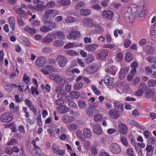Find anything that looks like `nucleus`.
<instances>
[{
	"instance_id": "nucleus-38",
	"label": "nucleus",
	"mask_w": 156,
	"mask_h": 156,
	"mask_svg": "<svg viewBox=\"0 0 156 156\" xmlns=\"http://www.w3.org/2000/svg\"><path fill=\"white\" fill-rule=\"evenodd\" d=\"M65 21L67 23H72L76 22L77 21V19L72 16H69L66 18Z\"/></svg>"
},
{
	"instance_id": "nucleus-48",
	"label": "nucleus",
	"mask_w": 156,
	"mask_h": 156,
	"mask_svg": "<svg viewBox=\"0 0 156 156\" xmlns=\"http://www.w3.org/2000/svg\"><path fill=\"white\" fill-rule=\"evenodd\" d=\"M71 96L73 98H77L80 96V94L77 91H72L70 93Z\"/></svg>"
},
{
	"instance_id": "nucleus-29",
	"label": "nucleus",
	"mask_w": 156,
	"mask_h": 156,
	"mask_svg": "<svg viewBox=\"0 0 156 156\" xmlns=\"http://www.w3.org/2000/svg\"><path fill=\"white\" fill-rule=\"evenodd\" d=\"M31 144L33 145L35 149L36 150V154H38L39 156H42L41 153L39 154V152H41V150L39 148V147L36 145V142L35 140H33L31 142Z\"/></svg>"
},
{
	"instance_id": "nucleus-20",
	"label": "nucleus",
	"mask_w": 156,
	"mask_h": 156,
	"mask_svg": "<svg viewBox=\"0 0 156 156\" xmlns=\"http://www.w3.org/2000/svg\"><path fill=\"white\" fill-rule=\"evenodd\" d=\"M93 130L94 133L97 135H100L102 133V129L100 125L98 123L94 126Z\"/></svg>"
},
{
	"instance_id": "nucleus-6",
	"label": "nucleus",
	"mask_w": 156,
	"mask_h": 156,
	"mask_svg": "<svg viewBox=\"0 0 156 156\" xmlns=\"http://www.w3.org/2000/svg\"><path fill=\"white\" fill-rule=\"evenodd\" d=\"M12 119V115L8 113L2 114L0 116L1 120L4 123L9 122Z\"/></svg>"
},
{
	"instance_id": "nucleus-64",
	"label": "nucleus",
	"mask_w": 156,
	"mask_h": 156,
	"mask_svg": "<svg viewBox=\"0 0 156 156\" xmlns=\"http://www.w3.org/2000/svg\"><path fill=\"white\" fill-rule=\"evenodd\" d=\"M143 134L146 139H148L150 137L151 132L148 130H145L143 132Z\"/></svg>"
},
{
	"instance_id": "nucleus-7",
	"label": "nucleus",
	"mask_w": 156,
	"mask_h": 156,
	"mask_svg": "<svg viewBox=\"0 0 156 156\" xmlns=\"http://www.w3.org/2000/svg\"><path fill=\"white\" fill-rule=\"evenodd\" d=\"M81 36L80 33L78 31H73L70 33L67 36V38L69 40L73 39L74 40L78 39Z\"/></svg>"
},
{
	"instance_id": "nucleus-58",
	"label": "nucleus",
	"mask_w": 156,
	"mask_h": 156,
	"mask_svg": "<svg viewBox=\"0 0 156 156\" xmlns=\"http://www.w3.org/2000/svg\"><path fill=\"white\" fill-rule=\"evenodd\" d=\"M52 148L53 150L54 153H57L59 150V147L58 145L53 144L52 146Z\"/></svg>"
},
{
	"instance_id": "nucleus-47",
	"label": "nucleus",
	"mask_w": 156,
	"mask_h": 156,
	"mask_svg": "<svg viewBox=\"0 0 156 156\" xmlns=\"http://www.w3.org/2000/svg\"><path fill=\"white\" fill-rule=\"evenodd\" d=\"M91 89L97 95H99L101 94V92L98 89L97 87L94 85L91 86Z\"/></svg>"
},
{
	"instance_id": "nucleus-54",
	"label": "nucleus",
	"mask_w": 156,
	"mask_h": 156,
	"mask_svg": "<svg viewBox=\"0 0 156 156\" xmlns=\"http://www.w3.org/2000/svg\"><path fill=\"white\" fill-rule=\"evenodd\" d=\"M55 6V3L53 1H51L47 3L45 5V7L48 8H53Z\"/></svg>"
},
{
	"instance_id": "nucleus-57",
	"label": "nucleus",
	"mask_w": 156,
	"mask_h": 156,
	"mask_svg": "<svg viewBox=\"0 0 156 156\" xmlns=\"http://www.w3.org/2000/svg\"><path fill=\"white\" fill-rule=\"evenodd\" d=\"M103 47L104 48H108L110 49H112L115 47L116 45L115 44H106L104 45Z\"/></svg>"
},
{
	"instance_id": "nucleus-3",
	"label": "nucleus",
	"mask_w": 156,
	"mask_h": 156,
	"mask_svg": "<svg viewBox=\"0 0 156 156\" xmlns=\"http://www.w3.org/2000/svg\"><path fill=\"white\" fill-rule=\"evenodd\" d=\"M63 87L64 84L62 83H60L56 87V89L55 90V92L58 93L59 91L58 94L57 98H63L66 95V91L65 90L62 89L60 90Z\"/></svg>"
},
{
	"instance_id": "nucleus-56",
	"label": "nucleus",
	"mask_w": 156,
	"mask_h": 156,
	"mask_svg": "<svg viewBox=\"0 0 156 156\" xmlns=\"http://www.w3.org/2000/svg\"><path fill=\"white\" fill-rule=\"evenodd\" d=\"M140 79L138 77H135L133 80L132 84L134 86H136L140 82Z\"/></svg>"
},
{
	"instance_id": "nucleus-1",
	"label": "nucleus",
	"mask_w": 156,
	"mask_h": 156,
	"mask_svg": "<svg viewBox=\"0 0 156 156\" xmlns=\"http://www.w3.org/2000/svg\"><path fill=\"white\" fill-rule=\"evenodd\" d=\"M42 21L44 23L43 26L40 29V31L43 33H46L52 30L56 27L55 23L53 22L46 21L43 19Z\"/></svg>"
},
{
	"instance_id": "nucleus-42",
	"label": "nucleus",
	"mask_w": 156,
	"mask_h": 156,
	"mask_svg": "<svg viewBox=\"0 0 156 156\" xmlns=\"http://www.w3.org/2000/svg\"><path fill=\"white\" fill-rule=\"evenodd\" d=\"M125 59L126 61L130 62L133 60V56L131 53L128 52L125 56Z\"/></svg>"
},
{
	"instance_id": "nucleus-60",
	"label": "nucleus",
	"mask_w": 156,
	"mask_h": 156,
	"mask_svg": "<svg viewBox=\"0 0 156 156\" xmlns=\"http://www.w3.org/2000/svg\"><path fill=\"white\" fill-rule=\"evenodd\" d=\"M131 43V41L129 39H126L124 43V46L126 48H128L129 47Z\"/></svg>"
},
{
	"instance_id": "nucleus-12",
	"label": "nucleus",
	"mask_w": 156,
	"mask_h": 156,
	"mask_svg": "<svg viewBox=\"0 0 156 156\" xmlns=\"http://www.w3.org/2000/svg\"><path fill=\"white\" fill-rule=\"evenodd\" d=\"M83 25L84 27H88L93 26L94 24L92 19L87 17H85L82 20Z\"/></svg>"
},
{
	"instance_id": "nucleus-21",
	"label": "nucleus",
	"mask_w": 156,
	"mask_h": 156,
	"mask_svg": "<svg viewBox=\"0 0 156 156\" xmlns=\"http://www.w3.org/2000/svg\"><path fill=\"white\" fill-rule=\"evenodd\" d=\"M9 23L11 28L12 31L15 30V18L11 16L8 18Z\"/></svg>"
},
{
	"instance_id": "nucleus-28",
	"label": "nucleus",
	"mask_w": 156,
	"mask_h": 156,
	"mask_svg": "<svg viewBox=\"0 0 156 156\" xmlns=\"http://www.w3.org/2000/svg\"><path fill=\"white\" fill-rule=\"evenodd\" d=\"M104 83L108 86H111L113 83V80L112 78L109 76H106L104 78Z\"/></svg>"
},
{
	"instance_id": "nucleus-63",
	"label": "nucleus",
	"mask_w": 156,
	"mask_h": 156,
	"mask_svg": "<svg viewBox=\"0 0 156 156\" xmlns=\"http://www.w3.org/2000/svg\"><path fill=\"white\" fill-rule=\"evenodd\" d=\"M123 58V55L122 54L120 53H119L116 55L115 59L118 61H121Z\"/></svg>"
},
{
	"instance_id": "nucleus-30",
	"label": "nucleus",
	"mask_w": 156,
	"mask_h": 156,
	"mask_svg": "<svg viewBox=\"0 0 156 156\" xmlns=\"http://www.w3.org/2000/svg\"><path fill=\"white\" fill-rule=\"evenodd\" d=\"M145 51L147 54L150 55L153 53L154 51V49L152 46L150 45H147L145 47Z\"/></svg>"
},
{
	"instance_id": "nucleus-19",
	"label": "nucleus",
	"mask_w": 156,
	"mask_h": 156,
	"mask_svg": "<svg viewBox=\"0 0 156 156\" xmlns=\"http://www.w3.org/2000/svg\"><path fill=\"white\" fill-rule=\"evenodd\" d=\"M83 135L84 138H90L92 136V132L90 129L88 128H85L83 130Z\"/></svg>"
},
{
	"instance_id": "nucleus-10",
	"label": "nucleus",
	"mask_w": 156,
	"mask_h": 156,
	"mask_svg": "<svg viewBox=\"0 0 156 156\" xmlns=\"http://www.w3.org/2000/svg\"><path fill=\"white\" fill-rule=\"evenodd\" d=\"M108 55V51L105 49L102 50L99 53L97 54L96 57L100 60L104 59Z\"/></svg>"
},
{
	"instance_id": "nucleus-39",
	"label": "nucleus",
	"mask_w": 156,
	"mask_h": 156,
	"mask_svg": "<svg viewBox=\"0 0 156 156\" xmlns=\"http://www.w3.org/2000/svg\"><path fill=\"white\" fill-rule=\"evenodd\" d=\"M16 12L21 17H24L26 15L25 12L21 8H18L16 10Z\"/></svg>"
},
{
	"instance_id": "nucleus-26",
	"label": "nucleus",
	"mask_w": 156,
	"mask_h": 156,
	"mask_svg": "<svg viewBox=\"0 0 156 156\" xmlns=\"http://www.w3.org/2000/svg\"><path fill=\"white\" fill-rule=\"evenodd\" d=\"M105 70L106 72L109 73V74H111L113 75H114L116 73V69L115 66H112L110 67L106 68Z\"/></svg>"
},
{
	"instance_id": "nucleus-49",
	"label": "nucleus",
	"mask_w": 156,
	"mask_h": 156,
	"mask_svg": "<svg viewBox=\"0 0 156 156\" xmlns=\"http://www.w3.org/2000/svg\"><path fill=\"white\" fill-rule=\"evenodd\" d=\"M53 39L50 37H47L44 38L42 40V43L43 44L49 43L53 41Z\"/></svg>"
},
{
	"instance_id": "nucleus-59",
	"label": "nucleus",
	"mask_w": 156,
	"mask_h": 156,
	"mask_svg": "<svg viewBox=\"0 0 156 156\" xmlns=\"http://www.w3.org/2000/svg\"><path fill=\"white\" fill-rule=\"evenodd\" d=\"M121 142L124 146H127L128 145V142H127L126 139L125 137L123 136L121 137Z\"/></svg>"
},
{
	"instance_id": "nucleus-61",
	"label": "nucleus",
	"mask_w": 156,
	"mask_h": 156,
	"mask_svg": "<svg viewBox=\"0 0 156 156\" xmlns=\"http://www.w3.org/2000/svg\"><path fill=\"white\" fill-rule=\"evenodd\" d=\"M145 71L146 74L147 75L151 74L152 72L151 68L149 66L146 67L145 68Z\"/></svg>"
},
{
	"instance_id": "nucleus-2",
	"label": "nucleus",
	"mask_w": 156,
	"mask_h": 156,
	"mask_svg": "<svg viewBox=\"0 0 156 156\" xmlns=\"http://www.w3.org/2000/svg\"><path fill=\"white\" fill-rule=\"evenodd\" d=\"M58 14V11L54 9H46L44 15V20L50 19L52 17H55Z\"/></svg>"
},
{
	"instance_id": "nucleus-13",
	"label": "nucleus",
	"mask_w": 156,
	"mask_h": 156,
	"mask_svg": "<svg viewBox=\"0 0 156 156\" xmlns=\"http://www.w3.org/2000/svg\"><path fill=\"white\" fill-rule=\"evenodd\" d=\"M108 115L113 119H116L120 116V113L117 109H112L109 112Z\"/></svg>"
},
{
	"instance_id": "nucleus-31",
	"label": "nucleus",
	"mask_w": 156,
	"mask_h": 156,
	"mask_svg": "<svg viewBox=\"0 0 156 156\" xmlns=\"http://www.w3.org/2000/svg\"><path fill=\"white\" fill-rule=\"evenodd\" d=\"M146 97L147 98H150L154 94V90L153 89H148L145 92Z\"/></svg>"
},
{
	"instance_id": "nucleus-8",
	"label": "nucleus",
	"mask_w": 156,
	"mask_h": 156,
	"mask_svg": "<svg viewBox=\"0 0 156 156\" xmlns=\"http://www.w3.org/2000/svg\"><path fill=\"white\" fill-rule=\"evenodd\" d=\"M55 71V68L51 66L47 65L43 68L41 69L42 72L44 74L49 75L50 73H53Z\"/></svg>"
},
{
	"instance_id": "nucleus-15",
	"label": "nucleus",
	"mask_w": 156,
	"mask_h": 156,
	"mask_svg": "<svg viewBox=\"0 0 156 156\" xmlns=\"http://www.w3.org/2000/svg\"><path fill=\"white\" fill-rule=\"evenodd\" d=\"M137 11L136 12L138 14L139 17L140 18L144 16L145 13L146 11L145 8L143 6H138L137 7Z\"/></svg>"
},
{
	"instance_id": "nucleus-43",
	"label": "nucleus",
	"mask_w": 156,
	"mask_h": 156,
	"mask_svg": "<svg viewBox=\"0 0 156 156\" xmlns=\"http://www.w3.org/2000/svg\"><path fill=\"white\" fill-rule=\"evenodd\" d=\"M94 56L91 54H89L86 58V61L87 63H90L94 60Z\"/></svg>"
},
{
	"instance_id": "nucleus-41",
	"label": "nucleus",
	"mask_w": 156,
	"mask_h": 156,
	"mask_svg": "<svg viewBox=\"0 0 156 156\" xmlns=\"http://www.w3.org/2000/svg\"><path fill=\"white\" fill-rule=\"evenodd\" d=\"M86 71L87 73H95L97 70L93 66H88L87 68Z\"/></svg>"
},
{
	"instance_id": "nucleus-52",
	"label": "nucleus",
	"mask_w": 156,
	"mask_h": 156,
	"mask_svg": "<svg viewBox=\"0 0 156 156\" xmlns=\"http://www.w3.org/2000/svg\"><path fill=\"white\" fill-rule=\"evenodd\" d=\"M18 143L17 140L15 139H12L8 144V146L13 145L16 144Z\"/></svg>"
},
{
	"instance_id": "nucleus-44",
	"label": "nucleus",
	"mask_w": 156,
	"mask_h": 156,
	"mask_svg": "<svg viewBox=\"0 0 156 156\" xmlns=\"http://www.w3.org/2000/svg\"><path fill=\"white\" fill-rule=\"evenodd\" d=\"M103 115L101 114H97L94 117V120L96 122L100 121L102 119Z\"/></svg>"
},
{
	"instance_id": "nucleus-55",
	"label": "nucleus",
	"mask_w": 156,
	"mask_h": 156,
	"mask_svg": "<svg viewBox=\"0 0 156 156\" xmlns=\"http://www.w3.org/2000/svg\"><path fill=\"white\" fill-rule=\"evenodd\" d=\"M77 135L83 141L85 140V138L82 136V133L80 130H78L76 132Z\"/></svg>"
},
{
	"instance_id": "nucleus-51",
	"label": "nucleus",
	"mask_w": 156,
	"mask_h": 156,
	"mask_svg": "<svg viewBox=\"0 0 156 156\" xmlns=\"http://www.w3.org/2000/svg\"><path fill=\"white\" fill-rule=\"evenodd\" d=\"M75 44L73 43H69L66 44L64 47L65 49L72 48L75 47Z\"/></svg>"
},
{
	"instance_id": "nucleus-36",
	"label": "nucleus",
	"mask_w": 156,
	"mask_h": 156,
	"mask_svg": "<svg viewBox=\"0 0 156 156\" xmlns=\"http://www.w3.org/2000/svg\"><path fill=\"white\" fill-rule=\"evenodd\" d=\"M85 4L83 2H80L75 6V9L76 10H79L82 8H84L85 7Z\"/></svg>"
},
{
	"instance_id": "nucleus-18",
	"label": "nucleus",
	"mask_w": 156,
	"mask_h": 156,
	"mask_svg": "<svg viewBox=\"0 0 156 156\" xmlns=\"http://www.w3.org/2000/svg\"><path fill=\"white\" fill-rule=\"evenodd\" d=\"M74 118L72 116H70L67 115H64L62 118V121L66 123H68L72 122Z\"/></svg>"
},
{
	"instance_id": "nucleus-25",
	"label": "nucleus",
	"mask_w": 156,
	"mask_h": 156,
	"mask_svg": "<svg viewBox=\"0 0 156 156\" xmlns=\"http://www.w3.org/2000/svg\"><path fill=\"white\" fill-rule=\"evenodd\" d=\"M53 37L55 38H59L64 39L65 35L64 33L61 31H58L55 32L53 35Z\"/></svg>"
},
{
	"instance_id": "nucleus-45",
	"label": "nucleus",
	"mask_w": 156,
	"mask_h": 156,
	"mask_svg": "<svg viewBox=\"0 0 156 156\" xmlns=\"http://www.w3.org/2000/svg\"><path fill=\"white\" fill-rule=\"evenodd\" d=\"M17 20L18 24L22 27H23L25 25V23L22 19L21 17L18 16L17 17Z\"/></svg>"
},
{
	"instance_id": "nucleus-46",
	"label": "nucleus",
	"mask_w": 156,
	"mask_h": 156,
	"mask_svg": "<svg viewBox=\"0 0 156 156\" xmlns=\"http://www.w3.org/2000/svg\"><path fill=\"white\" fill-rule=\"evenodd\" d=\"M148 86L151 87H154L156 85V81L153 79H150L148 82Z\"/></svg>"
},
{
	"instance_id": "nucleus-37",
	"label": "nucleus",
	"mask_w": 156,
	"mask_h": 156,
	"mask_svg": "<svg viewBox=\"0 0 156 156\" xmlns=\"http://www.w3.org/2000/svg\"><path fill=\"white\" fill-rule=\"evenodd\" d=\"M66 54L67 55L72 56H75L78 55L79 54L76 51L72 50H68L66 51Z\"/></svg>"
},
{
	"instance_id": "nucleus-32",
	"label": "nucleus",
	"mask_w": 156,
	"mask_h": 156,
	"mask_svg": "<svg viewBox=\"0 0 156 156\" xmlns=\"http://www.w3.org/2000/svg\"><path fill=\"white\" fill-rule=\"evenodd\" d=\"M65 43V41L61 40H56L53 43L54 45L56 47H60L62 46Z\"/></svg>"
},
{
	"instance_id": "nucleus-27",
	"label": "nucleus",
	"mask_w": 156,
	"mask_h": 156,
	"mask_svg": "<svg viewBox=\"0 0 156 156\" xmlns=\"http://www.w3.org/2000/svg\"><path fill=\"white\" fill-rule=\"evenodd\" d=\"M115 109L120 110V112H122L123 110L124 105L123 104L119 101H115L113 103Z\"/></svg>"
},
{
	"instance_id": "nucleus-62",
	"label": "nucleus",
	"mask_w": 156,
	"mask_h": 156,
	"mask_svg": "<svg viewBox=\"0 0 156 156\" xmlns=\"http://www.w3.org/2000/svg\"><path fill=\"white\" fill-rule=\"evenodd\" d=\"M23 80L27 85L28 84L29 81V77L27 76L26 74H25L23 75Z\"/></svg>"
},
{
	"instance_id": "nucleus-40",
	"label": "nucleus",
	"mask_w": 156,
	"mask_h": 156,
	"mask_svg": "<svg viewBox=\"0 0 156 156\" xmlns=\"http://www.w3.org/2000/svg\"><path fill=\"white\" fill-rule=\"evenodd\" d=\"M67 127L68 129L71 130H76L77 129V126L74 123H72L68 124Z\"/></svg>"
},
{
	"instance_id": "nucleus-35",
	"label": "nucleus",
	"mask_w": 156,
	"mask_h": 156,
	"mask_svg": "<svg viewBox=\"0 0 156 156\" xmlns=\"http://www.w3.org/2000/svg\"><path fill=\"white\" fill-rule=\"evenodd\" d=\"M91 12V10L89 9H85L81 10L80 13L81 16H88Z\"/></svg>"
},
{
	"instance_id": "nucleus-33",
	"label": "nucleus",
	"mask_w": 156,
	"mask_h": 156,
	"mask_svg": "<svg viewBox=\"0 0 156 156\" xmlns=\"http://www.w3.org/2000/svg\"><path fill=\"white\" fill-rule=\"evenodd\" d=\"M41 4H38L37 5L35 6L34 7V9L37 11L41 12L43 11L45 8V5L43 6V5L44 4L43 2H41Z\"/></svg>"
},
{
	"instance_id": "nucleus-11",
	"label": "nucleus",
	"mask_w": 156,
	"mask_h": 156,
	"mask_svg": "<svg viewBox=\"0 0 156 156\" xmlns=\"http://www.w3.org/2000/svg\"><path fill=\"white\" fill-rule=\"evenodd\" d=\"M46 59L43 56L38 57L36 60V65L38 67H43L45 64Z\"/></svg>"
},
{
	"instance_id": "nucleus-4",
	"label": "nucleus",
	"mask_w": 156,
	"mask_h": 156,
	"mask_svg": "<svg viewBox=\"0 0 156 156\" xmlns=\"http://www.w3.org/2000/svg\"><path fill=\"white\" fill-rule=\"evenodd\" d=\"M56 60L59 66L62 68L64 67L67 62L66 58L65 56L62 55L57 56Z\"/></svg>"
},
{
	"instance_id": "nucleus-34",
	"label": "nucleus",
	"mask_w": 156,
	"mask_h": 156,
	"mask_svg": "<svg viewBox=\"0 0 156 156\" xmlns=\"http://www.w3.org/2000/svg\"><path fill=\"white\" fill-rule=\"evenodd\" d=\"M78 105L79 108L81 110L84 109L87 106L86 103L83 100H80L78 101Z\"/></svg>"
},
{
	"instance_id": "nucleus-22",
	"label": "nucleus",
	"mask_w": 156,
	"mask_h": 156,
	"mask_svg": "<svg viewBox=\"0 0 156 156\" xmlns=\"http://www.w3.org/2000/svg\"><path fill=\"white\" fill-rule=\"evenodd\" d=\"M118 128L119 131L120 133L122 134H125L127 131V127L123 123H120L119 125Z\"/></svg>"
},
{
	"instance_id": "nucleus-17",
	"label": "nucleus",
	"mask_w": 156,
	"mask_h": 156,
	"mask_svg": "<svg viewBox=\"0 0 156 156\" xmlns=\"http://www.w3.org/2000/svg\"><path fill=\"white\" fill-rule=\"evenodd\" d=\"M99 47V45L96 44H92L87 45L85 48L88 51L94 52Z\"/></svg>"
},
{
	"instance_id": "nucleus-9",
	"label": "nucleus",
	"mask_w": 156,
	"mask_h": 156,
	"mask_svg": "<svg viewBox=\"0 0 156 156\" xmlns=\"http://www.w3.org/2000/svg\"><path fill=\"white\" fill-rule=\"evenodd\" d=\"M110 151L115 154H119L121 151V148L116 143H112L110 147Z\"/></svg>"
},
{
	"instance_id": "nucleus-53",
	"label": "nucleus",
	"mask_w": 156,
	"mask_h": 156,
	"mask_svg": "<svg viewBox=\"0 0 156 156\" xmlns=\"http://www.w3.org/2000/svg\"><path fill=\"white\" fill-rule=\"evenodd\" d=\"M60 2L62 5L66 6L70 4V0H61Z\"/></svg>"
},
{
	"instance_id": "nucleus-16",
	"label": "nucleus",
	"mask_w": 156,
	"mask_h": 156,
	"mask_svg": "<svg viewBox=\"0 0 156 156\" xmlns=\"http://www.w3.org/2000/svg\"><path fill=\"white\" fill-rule=\"evenodd\" d=\"M58 112L62 114L67 113L69 111L68 108L65 105H62L58 106L57 108Z\"/></svg>"
},
{
	"instance_id": "nucleus-5",
	"label": "nucleus",
	"mask_w": 156,
	"mask_h": 156,
	"mask_svg": "<svg viewBox=\"0 0 156 156\" xmlns=\"http://www.w3.org/2000/svg\"><path fill=\"white\" fill-rule=\"evenodd\" d=\"M50 79L53 80L56 83H58L63 82L64 79L62 76L56 73H52L49 76Z\"/></svg>"
},
{
	"instance_id": "nucleus-23",
	"label": "nucleus",
	"mask_w": 156,
	"mask_h": 156,
	"mask_svg": "<svg viewBox=\"0 0 156 156\" xmlns=\"http://www.w3.org/2000/svg\"><path fill=\"white\" fill-rule=\"evenodd\" d=\"M129 69L127 68H122L119 73L120 79L121 80L124 79Z\"/></svg>"
},
{
	"instance_id": "nucleus-14",
	"label": "nucleus",
	"mask_w": 156,
	"mask_h": 156,
	"mask_svg": "<svg viewBox=\"0 0 156 156\" xmlns=\"http://www.w3.org/2000/svg\"><path fill=\"white\" fill-rule=\"evenodd\" d=\"M102 16L104 19L111 20L113 17V12L109 10H104L102 13Z\"/></svg>"
},
{
	"instance_id": "nucleus-50",
	"label": "nucleus",
	"mask_w": 156,
	"mask_h": 156,
	"mask_svg": "<svg viewBox=\"0 0 156 156\" xmlns=\"http://www.w3.org/2000/svg\"><path fill=\"white\" fill-rule=\"evenodd\" d=\"M83 86V84L82 82H80L75 84L74 86V88L76 90H78L81 88Z\"/></svg>"
},
{
	"instance_id": "nucleus-24",
	"label": "nucleus",
	"mask_w": 156,
	"mask_h": 156,
	"mask_svg": "<svg viewBox=\"0 0 156 156\" xmlns=\"http://www.w3.org/2000/svg\"><path fill=\"white\" fill-rule=\"evenodd\" d=\"M24 30L27 32L30 35H34L36 33V30L33 28L26 26L24 28Z\"/></svg>"
}]
</instances>
